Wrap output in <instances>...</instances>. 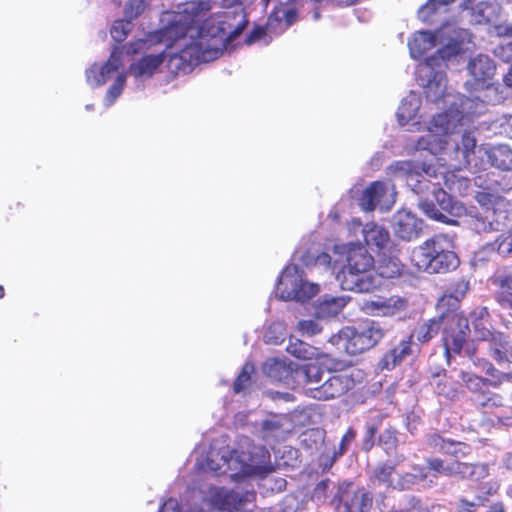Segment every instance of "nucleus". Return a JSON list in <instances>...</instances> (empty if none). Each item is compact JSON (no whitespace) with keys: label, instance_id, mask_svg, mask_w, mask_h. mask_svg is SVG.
Instances as JSON below:
<instances>
[{"label":"nucleus","instance_id":"nucleus-1","mask_svg":"<svg viewBox=\"0 0 512 512\" xmlns=\"http://www.w3.org/2000/svg\"><path fill=\"white\" fill-rule=\"evenodd\" d=\"M210 9L207 1H190L179 3L177 10L163 13L161 21L160 41L167 46L198 30L199 40L191 43L183 52L181 58L186 59L196 51V60L208 61L222 53L225 42L235 39L246 27L248 20L244 9L236 6L233 11L207 19L198 27L200 17Z\"/></svg>","mask_w":512,"mask_h":512},{"label":"nucleus","instance_id":"nucleus-2","mask_svg":"<svg viewBox=\"0 0 512 512\" xmlns=\"http://www.w3.org/2000/svg\"><path fill=\"white\" fill-rule=\"evenodd\" d=\"M389 172L394 178L405 181L411 191L420 197L419 208L427 217L456 225L455 218L465 212V207L444 190L445 186L451 189L450 179L454 176L447 175L442 168L399 161L389 166Z\"/></svg>","mask_w":512,"mask_h":512},{"label":"nucleus","instance_id":"nucleus-3","mask_svg":"<svg viewBox=\"0 0 512 512\" xmlns=\"http://www.w3.org/2000/svg\"><path fill=\"white\" fill-rule=\"evenodd\" d=\"M408 46L413 58H419L431 48L438 47L417 67V80L424 88L425 97L429 101L438 100L446 87L445 69L462 50L458 32L451 26H445L435 33L418 31L412 35Z\"/></svg>","mask_w":512,"mask_h":512},{"label":"nucleus","instance_id":"nucleus-4","mask_svg":"<svg viewBox=\"0 0 512 512\" xmlns=\"http://www.w3.org/2000/svg\"><path fill=\"white\" fill-rule=\"evenodd\" d=\"M442 101L449 109L435 115L427 132L419 137L414 149L426 150L436 155L448 143L446 136L455 134L459 127L465 126L470 117L481 115L486 110V104L479 96L464 97L446 93L434 103Z\"/></svg>","mask_w":512,"mask_h":512},{"label":"nucleus","instance_id":"nucleus-5","mask_svg":"<svg viewBox=\"0 0 512 512\" xmlns=\"http://www.w3.org/2000/svg\"><path fill=\"white\" fill-rule=\"evenodd\" d=\"M207 467L215 473L230 474L233 480H242L245 477L264 478L274 468L271 463L270 452L264 446L252 445L248 451H217L211 448L207 455Z\"/></svg>","mask_w":512,"mask_h":512},{"label":"nucleus","instance_id":"nucleus-6","mask_svg":"<svg viewBox=\"0 0 512 512\" xmlns=\"http://www.w3.org/2000/svg\"><path fill=\"white\" fill-rule=\"evenodd\" d=\"M346 262L337 276L343 290L367 293L381 286L373 270L374 258L361 243H350L347 246Z\"/></svg>","mask_w":512,"mask_h":512},{"label":"nucleus","instance_id":"nucleus-7","mask_svg":"<svg viewBox=\"0 0 512 512\" xmlns=\"http://www.w3.org/2000/svg\"><path fill=\"white\" fill-rule=\"evenodd\" d=\"M476 201L479 208H465L463 215L467 216V224L478 234L500 231L506 226L508 220V211L505 203L499 197L479 192L476 195Z\"/></svg>","mask_w":512,"mask_h":512},{"label":"nucleus","instance_id":"nucleus-8","mask_svg":"<svg viewBox=\"0 0 512 512\" xmlns=\"http://www.w3.org/2000/svg\"><path fill=\"white\" fill-rule=\"evenodd\" d=\"M445 238L436 236L416 248L412 254L415 265L427 273H446L459 265L457 255L443 246Z\"/></svg>","mask_w":512,"mask_h":512},{"label":"nucleus","instance_id":"nucleus-9","mask_svg":"<svg viewBox=\"0 0 512 512\" xmlns=\"http://www.w3.org/2000/svg\"><path fill=\"white\" fill-rule=\"evenodd\" d=\"M265 6L273 2L274 8L265 28L256 27L247 37L246 43L262 41L265 45L271 42L273 35H279L294 24L298 19L296 0H262Z\"/></svg>","mask_w":512,"mask_h":512},{"label":"nucleus","instance_id":"nucleus-10","mask_svg":"<svg viewBox=\"0 0 512 512\" xmlns=\"http://www.w3.org/2000/svg\"><path fill=\"white\" fill-rule=\"evenodd\" d=\"M319 292V286L305 280L295 265L287 266L276 286V295L285 301L306 302Z\"/></svg>","mask_w":512,"mask_h":512},{"label":"nucleus","instance_id":"nucleus-11","mask_svg":"<svg viewBox=\"0 0 512 512\" xmlns=\"http://www.w3.org/2000/svg\"><path fill=\"white\" fill-rule=\"evenodd\" d=\"M385 335L384 329L375 322L359 328L346 327L338 337H331V342L339 344L344 341V347L349 354L356 355L373 348Z\"/></svg>","mask_w":512,"mask_h":512},{"label":"nucleus","instance_id":"nucleus-12","mask_svg":"<svg viewBox=\"0 0 512 512\" xmlns=\"http://www.w3.org/2000/svg\"><path fill=\"white\" fill-rule=\"evenodd\" d=\"M469 334L468 319L456 313H448L446 326H444L443 331L445 356L448 363L453 354H460L462 352Z\"/></svg>","mask_w":512,"mask_h":512},{"label":"nucleus","instance_id":"nucleus-13","mask_svg":"<svg viewBox=\"0 0 512 512\" xmlns=\"http://www.w3.org/2000/svg\"><path fill=\"white\" fill-rule=\"evenodd\" d=\"M395 202L394 186L390 183L376 181L367 187L359 199V206L364 211L389 210Z\"/></svg>","mask_w":512,"mask_h":512},{"label":"nucleus","instance_id":"nucleus-14","mask_svg":"<svg viewBox=\"0 0 512 512\" xmlns=\"http://www.w3.org/2000/svg\"><path fill=\"white\" fill-rule=\"evenodd\" d=\"M353 385V380L344 374H334L330 371L319 386L306 389V394L314 399L329 400L343 395Z\"/></svg>","mask_w":512,"mask_h":512},{"label":"nucleus","instance_id":"nucleus-15","mask_svg":"<svg viewBox=\"0 0 512 512\" xmlns=\"http://www.w3.org/2000/svg\"><path fill=\"white\" fill-rule=\"evenodd\" d=\"M255 492L246 490L245 492L229 490L222 487H215L211 490V502L218 509L226 512L243 509L248 503L255 500Z\"/></svg>","mask_w":512,"mask_h":512},{"label":"nucleus","instance_id":"nucleus-16","mask_svg":"<svg viewBox=\"0 0 512 512\" xmlns=\"http://www.w3.org/2000/svg\"><path fill=\"white\" fill-rule=\"evenodd\" d=\"M335 498L346 512H365L372 503V497L363 488L346 482L339 484Z\"/></svg>","mask_w":512,"mask_h":512},{"label":"nucleus","instance_id":"nucleus-17","mask_svg":"<svg viewBox=\"0 0 512 512\" xmlns=\"http://www.w3.org/2000/svg\"><path fill=\"white\" fill-rule=\"evenodd\" d=\"M408 299L402 296L378 297L375 300L365 301L362 309L371 316L393 317L405 313L408 309Z\"/></svg>","mask_w":512,"mask_h":512},{"label":"nucleus","instance_id":"nucleus-18","mask_svg":"<svg viewBox=\"0 0 512 512\" xmlns=\"http://www.w3.org/2000/svg\"><path fill=\"white\" fill-rule=\"evenodd\" d=\"M392 227L397 237L404 241H412L421 235L423 221L411 211L401 209L394 214Z\"/></svg>","mask_w":512,"mask_h":512},{"label":"nucleus","instance_id":"nucleus-19","mask_svg":"<svg viewBox=\"0 0 512 512\" xmlns=\"http://www.w3.org/2000/svg\"><path fill=\"white\" fill-rule=\"evenodd\" d=\"M121 60L122 51L116 48L112 51L108 61L104 65L99 66L98 64H93L86 71L88 84L91 86L103 85L111 75L120 68Z\"/></svg>","mask_w":512,"mask_h":512},{"label":"nucleus","instance_id":"nucleus-20","mask_svg":"<svg viewBox=\"0 0 512 512\" xmlns=\"http://www.w3.org/2000/svg\"><path fill=\"white\" fill-rule=\"evenodd\" d=\"M470 76L474 79L473 89L484 87L485 83L494 76L496 66L494 61L487 55L478 54L471 58L467 65Z\"/></svg>","mask_w":512,"mask_h":512},{"label":"nucleus","instance_id":"nucleus-21","mask_svg":"<svg viewBox=\"0 0 512 512\" xmlns=\"http://www.w3.org/2000/svg\"><path fill=\"white\" fill-rule=\"evenodd\" d=\"M491 282L498 288L496 293L498 303L512 311V269H498L491 277Z\"/></svg>","mask_w":512,"mask_h":512},{"label":"nucleus","instance_id":"nucleus-22","mask_svg":"<svg viewBox=\"0 0 512 512\" xmlns=\"http://www.w3.org/2000/svg\"><path fill=\"white\" fill-rule=\"evenodd\" d=\"M362 234L366 245L372 251H384L391 244V237L388 230L376 223H367L362 228Z\"/></svg>","mask_w":512,"mask_h":512},{"label":"nucleus","instance_id":"nucleus-23","mask_svg":"<svg viewBox=\"0 0 512 512\" xmlns=\"http://www.w3.org/2000/svg\"><path fill=\"white\" fill-rule=\"evenodd\" d=\"M489 356L498 364L512 363V344L509 338L501 332L491 338L486 347Z\"/></svg>","mask_w":512,"mask_h":512},{"label":"nucleus","instance_id":"nucleus-24","mask_svg":"<svg viewBox=\"0 0 512 512\" xmlns=\"http://www.w3.org/2000/svg\"><path fill=\"white\" fill-rule=\"evenodd\" d=\"M163 61V54L146 55L137 62L131 64L129 73L135 78H149L155 73V71L163 63Z\"/></svg>","mask_w":512,"mask_h":512},{"label":"nucleus","instance_id":"nucleus-25","mask_svg":"<svg viewBox=\"0 0 512 512\" xmlns=\"http://www.w3.org/2000/svg\"><path fill=\"white\" fill-rule=\"evenodd\" d=\"M459 378L462 381V384L475 396V401L477 399H481L485 397V393L488 390V387L494 386L497 387L498 383L495 381H491L487 378H482L477 376L476 374L468 371H459Z\"/></svg>","mask_w":512,"mask_h":512},{"label":"nucleus","instance_id":"nucleus-26","mask_svg":"<svg viewBox=\"0 0 512 512\" xmlns=\"http://www.w3.org/2000/svg\"><path fill=\"white\" fill-rule=\"evenodd\" d=\"M411 353V341L402 340L383 356L380 361V366L382 369L391 370L399 365Z\"/></svg>","mask_w":512,"mask_h":512},{"label":"nucleus","instance_id":"nucleus-27","mask_svg":"<svg viewBox=\"0 0 512 512\" xmlns=\"http://www.w3.org/2000/svg\"><path fill=\"white\" fill-rule=\"evenodd\" d=\"M328 372V370L324 369L318 363H307L297 368L296 375L299 379H302L312 387L319 386L325 379Z\"/></svg>","mask_w":512,"mask_h":512},{"label":"nucleus","instance_id":"nucleus-28","mask_svg":"<svg viewBox=\"0 0 512 512\" xmlns=\"http://www.w3.org/2000/svg\"><path fill=\"white\" fill-rule=\"evenodd\" d=\"M447 318L448 313L445 314L444 312H441L439 317L430 319L428 322L419 326L414 331L413 336L421 343L430 341L438 334L442 325L446 326Z\"/></svg>","mask_w":512,"mask_h":512},{"label":"nucleus","instance_id":"nucleus-29","mask_svg":"<svg viewBox=\"0 0 512 512\" xmlns=\"http://www.w3.org/2000/svg\"><path fill=\"white\" fill-rule=\"evenodd\" d=\"M325 438L326 432L323 429L314 428L303 432L300 436V442L312 454L327 448Z\"/></svg>","mask_w":512,"mask_h":512},{"label":"nucleus","instance_id":"nucleus-30","mask_svg":"<svg viewBox=\"0 0 512 512\" xmlns=\"http://www.w3.org/2000/svg\"><path fill=\"white\" fill-rule=\"evenodd\" d=\"M349 298L345 296H329L325 295L321 298L317 307V315L319 317H331L341 312L348 303Z\"/></svg>","mask_w":512,"mask_h":512},{"label":"nucleus","instance_id":"nucleus-31","mask_svg":"<svg viewBox=\"0 0 512 512\" xmlns=\"http://www.w3.org/2000/svg\"><path fill=\"white\" fill-rule=\"evenodd\" d=\"M492 166L501 170L512 169V149L507 145H498L485 152Z\"/></svg>","mask_w":512,"mask_h":512},{"label":"nucleus","instance_id":"nucleus-32","mask_svg":"<svg viewBox=\"0 0 512 512\" xmlns=\"http://www.w3.org/2000/svg\"><path fill=\"white\" fill-rule=\"evenodd\" d=\"M426 465L429 471L428 479L425 481L428 486L436 485V480L439 475L452 477L453 462H446L443 459L437 457H431L426 459Z\"/></svg>","mask_w":512,"mask_h":512},{"label":"nucleus","instance_id":"nucleus-33","mask_svg":"<svg viewBox=\"0 0 512 512\" xmlns=\"http://www.w3.org/2000/svg\"><path fill=\"white\" fill-rule=\"evenodd\" d=\"M420 108V98L415 93H410L406 96L397 111V118L400 125H405L408 121L412 120Z\"/></svg>","mask_w":512,"mask_h":512},{"label":"nucleus","instance_id":"nucleus-34","mask_svg":"<svg viewBox=\"0 0 512 512\" xmlns=\"http://www.w3.org/2000/svg\"><path fill=\"white\" fill-rule=\"evenodd\" d=\"M415 473L400 474L393 485V489L408 490L411 489L419 482H425L429 477V472H426L423 467L414 466Z\"/></svg>","mask_w":512,"mask_h":512},{"label":"nucleus","instance_id":"nucleus-35","mask_svg":"<svg viewBox=\"0 0 512 512\" xmlns=\"http://www.w3.org/2000/svg\"><path fill=\"white\" fill-rule=\"evenodd\" d=\"M451 135L452 134H448L446 136L448 143L438 153H440L451 141H453L456 147V153L461 154L463 162L469 164L471 162L470 157L476 148L475 137L470 132H465L461 136V144H459L456 140L451 138Z\"/></svg>","mask_w":512,"mask_h":512},{"label":"nucleus","instance_id":"nucleus-36","mask_svg":"<svg viewBox=\"0 0 512 512\" xmlns=\"http://www.w3.org/2000/svg\"><path fill=\"white\" fill-rule=\"evenodd\" d=\"M262 370L267 377L279 382L286 380L291 373L290 367L284 361L276 358L267 359Z\"/></svg>","mask_w":512,"mask_h":512},{"label":"nucleus","instance_id":"nucleus-37","mask_svg":"<svg viewBox=\"0 0 512 512\" xmlns=\"http://www.w3.org/2000/svg\"><path fill=\"white\" fill-rule=\"evenodd\" d=\"M469 290V282L463 279L456 281L452 287L449 295H444L438 302V309L441 310L447 305H450L451 301L459 302L466 292Z\"/></svg>","mask_w":512,"mask_h":512},{"label":"nucleus","instance_id":"nucleus-38","mask_svg":"<svg viewBox=\"0 0 512 512\" xmlns=\"http://www.w3.org/2000/svg\"><path fill=\"white\" fill-rule=\"evenodd\" d=\"M263 438L269 442V439L279 440L283 433V418L272 416L262 422Z\"/></svg>","mask_w":512,"mask_h":512},{"label":"nucleus","instance_id":"nucleus-39","mask_svg":"<svg viewBox=\"0 0 512 512\" xmlns=\"http://www.w3.org/2000/svg\"><path fill=\"white\" fill-rule=\"evenodd\" d=\"M485 249L496 251L502 257L512 255V227L507 233L501 234L495 241L488 243Z\"/></svg>","mask_w":512,"mask_h":512},{"label":"nucleus","instance_id":"nucleus-40","mask_svg":"<svg viewBox=\"0 0 512 512\" xmlns=\"http://www.w3.org/2000/svg\"><path fill=\"white\" fill-rule=\"evenodd\" d=\"M286 350L291 355L300 359H309L314 355L313 347L300 339L291 337Z\"/></svg>","mask_w":512,"mask_h":512},{"label":"nucleus","instance_id":"nucleus-41","mask_svg":"<svg viewBox=\"0 0 512 512\" xmlns=\"http://www.w3.org/2000/svg\"><path fill=\"white\" fill-rule=\"evenodd\" d=\"M394 470L395 467L393 465L380 464L374 469L373 477L380 484L393 488L396 481L393 478Z\"/></svg>","mask_w":512,"mask_h":512},{"label":"nucleus","instance_id":"nucleus-42","mask_svg":"<svg viewBox=\"0 0 512 512\" xmlns=\"http://www.w3.org/2000/svg\"><path fill=\"white\" fill-rule=\"evenodd\" d=\"M455 0H429L424 6L421 7L419 15L422 18H428L433 14L444 13L447 7Z\"/></svg>","mask_w":512,"mask_h":512},{"label":"nucleus","instance_id":"nucleus-43","mask_svg":"<svg viewBox=\"0 0 512 512\" xmlns=\"http://www.w3.org/2000/svg\"><path fill=\"white\" fill-rule=\"evenodd\" d=\"M285 337V326L281 322L271 324L265 331L264 341L268 344H280Z\"/></svg>","mask_w":512,"mask_h":512},{"label":"nucleus","instance_id":"nucleus-44","mask_svg":"<svg viewBox=\"0 0 512 512\" xmlns=\"http://www.w3.org/2000/svg\"><path fill=\"white\" fill-rule=\"evenodd\" d=\"M126 83V74L121 73L117 76L115 82L109 87L104 99L105 105H112L115 100L121 95L124 85Z\"/></svg>","mask_w":512,"mask_h":512},{"label":"nucleus","instance_id":"nucleus-45","mask_svg":"<svg viewBox=\"0 0 512 512\" xmlns=\"http://www.w3.org/2000/svg\"><path fill=\"white\" fill-rule=\"evenodd\" d=\"M254 372V366L251 363H245L242 371L234 382L233 390L235 393L244 391L250 384L251 374Z\"/></svg>","mask_w":512,"mask_h":512},{"label":"nucleus","instance_id":"nucleus-46","mask_svg":"<svg viewBox=\"0 0 512 512\" xmlns=\"http://www.w3.org/2000/svg\"><path fill=\"white\" fill-rule=\"evenodd\" d=\"M477 403L485 411H493L494 409L505 406L504 398L501 395L489 392L488 390L485 393L484 398L477 399Z\"/></svg>","mask_w":512,"mask_h":512},{"label":"nucleus","instance_id":"nucleus-47","mask_svg":"<svg viewBox=\"0 0 512 512\" xmlns=\"http://www.w3.org/2000/svg\"><path fill=\"white\" fill-rule=\"evenodd\" d=\"M401 271L400 264L393 259H389L388 263L385 264L382 262L378 270L375 271L376 275L379 277V281H381V278H394L395 276L399 275ZM382 284V282H380Z\"/></svg>","mask_w":512,"mask_h":512},{"label":"nucleus","instance_id":"nucleus-48","mask_svg":"<svg viewBox=\"0 0 512 512\" xmlns=\"http://www.w3.org/2000/svg\"><path fill=\"white\" fill-rule=\"evenodd\" d=\"M132 30V23L130 20H117L111 28V36L117 42H122L128 33Z\"/></svg>","mask_w":512,"mask_h":512},{"label":"nucleus","instance_id":"nucleus-49","mask_svg":"<svg viewBox=\"0 0 512 512\" xmlns=\"http://www.w3.org/2000/svg\"><path fill=\"white\" fill-rule=\"evenodd\" d=\"M484 505V498L475 496L473 500L466 498H459L456 502V509L458 512H475L477 509Z\"/></svg>","mask_w":512,"mask_h":512},{"label":"nucleus","instance_id":"nucleus-50","mask_svg":"<svg viewBox=\"0 0 512 512\" xmlns=\"http://www.w3.org/2000/svg\"><path fill=\"white\" fill-rule=\"evenodd\" d=\"M449 441L450 439L437 433H430L426 435V444L428 447L442 454H445Z\"/></svg>","mask_w":512,"mask_h":512},{"label":"nucleus","instance_id":"nucleus-51","mask_svg":"<svg viewBox=\"0 0 512 512\" xmlns=\"http://www.w3.org/2000/svg\"><path fill=\"white\" fill-rule=\"evenodd\" d=\"M470 453V447L464 442L451 440L448 443L445 454L451 455L455 458L466 457Z\"/></svg>","mask_w":512,"mask_h":512},{"label":"nucleus","instance_id":"nucleus-52","mask_svg":"<svg viewBox=\"0 0 512 512\" xmlns=\"http://www.w3.org/2000/svg\"><path fill=\"white\" fill-rule=\"evenodd\" d=\"M298 330L303 336H314L322 332V327L315 320H301L298 323Z\"/></svg>","mask_w":512,"mask_h":512},{"label":"nucleus","instance_id":"nucleus-53","mask_svg":"<svg viewBox=\"0 0 512 512\" xmlns=\"http://www.w3.org/2000/svg\"><path fill=\"white\" fill-rule=\"evenodd\" d=\"M473 327L477 337L487 344L491 341V338L497 334V331H492L486 327L482 320H476L473 323Z\"/></svg>","mask_w":512,"mask_h":512},{"label":"nucleus","instance_id":"nucleus-54","mask_svg":"<svg viewBox=\"0 0 512 512\" xmlns=\"http://www.w3.org/2000/svg\"><path fill=\"white\" fill-rule=\"evenodd\" d=\"M472 465L473 464L471 463L453 461L452 477H457L461 480H470L472 473Z\"/></svg>","mask_w":512,"mask_h":512},{"label":"nucleus","instance_id":"nucleus-55","mask_svg":"<svg viewBox=\"0 0 512 512\" xmlns=\"http://www.w3.org/2000/svg\"><path fill=\"white\" fill-rule=\"evenodd\" d=\"M319 453V465L320 467L323 468V470L330 469L333 466L336 459L340 456L336 451H333V453L330 454V452L327 451V448L323 449Z\"/></svg>","mask_w":512,"mask_h":512},{"label":"nucleus","instance_id":"nucleus-56","mask_svg":"<svg viewBox=\"0 0 512 512\" xmlns=\"http://www.w3.org/2000/svg\"><path fill=\"white\" fill-rule=\"evenodd\" d=\"M488 474L489 469L486 464L475 463L472 465V473L470 480L478 481L488 476Z\"/></svg>","mask_w":512,"mask_h":512},{"label":"nucleus","instance_id":"nucleus-57","mask_svg":"<svg viewBox=\"0 0 512 512\" xmlns=\"http://www.w3.org/2000/svg\"><path fill=\"white\" fill-rule=\"evenodd\" d=\"M355 432L353 430H348L342 437L339 451L337 452L338 455L342 456L346 450L348 445L355 439Z\"/></svg>","mask_w":512,"mask_h":512},{"label":"nucleus","instance_id":"nucleus-58","mask_svg":"<svg viewBox=\"0 0 512 512\" xmlns=\"http://www.w3.org/2000/svg\"><path fill=\"white\" fill-rule=\"evenodd\" d=\"M375 433H376V428L373 427V426H369L368 429H367V432H366V436H365V439L363 441V448L365 450H370L373 445H374V436H375Z\"/></svg>","mask_w":512,"mask_h":512},{"label":"nucleus","instance_id":"nucleus-59","mask_svg":"<svg viewBox=\"0 0 512 512\" xmlns=\"http://www.w3.org/2000/svg\"><path fill=\"white\" fill-rule=\"evenodd\" d=\"M159 512H180L178 501L175 499L167 500L159 510Z\"/></svg>","mask_w":512,"mask_h":512},{"label":"nucleus","instance_id":"nucleus-60","mask_svg":"<svg viewBox=\"0 0 512 512\" xmlns=\"http://www.w3.org/2000/svg\"><path fill=\"white\" fill-rule=\"evenodd\" d=\"M141 10H142V3L137 1L135 9H134L132 3H130L129 5H127L125 7V14L129 19H132L134 17H137L140 14Z\"/></svg>","mask_w":512,"mask_h":512},{"label":"nucleus","instance_id":"nucleus-61","mask_svg":"<svg viewBox=\"0 0 512 512\" xmlns=\"http://www.w3.org/2000/svg\"><path fill=\"white\" fill-rule=\"evenodd\" d=\"M508 118H512V115L504 114L494 121V125L500 128V133L505 134V127H509L510 121H508Z\"/></svg>","mask_w":512,"mask_h":512},{"label":"nucleus","instance_id":"nucleus-62","mask_svg":"<svg viewBox=\"0 0 512 512\" xmlns=\"http://www.w3.org/2000/svg\"><path fill=\"white\" fill-rule=\"evenodd\" d=\"M316 265L329 267L331 265V256L327 253H321L316 258Z\"/></svg>","mask_w":512,"mask_h":512},{"label":"nucleus","instance_id":"nucleus-63","mask_svg":"<svg viewBox=\"0 0 512 512\" xmlns=\"http://www.w3.org/2000/svg\"><path fill=\"white\" fill-rule=\"evenodd\" d=\"M483 364L485 366L484 370H485L486 374L493 376L494 373L497 371L496 368L488 361L483 360Z\"/></svg>","mask_w":512,"mask_h":512},{"label":"nucleus","instance_id":"nucleus-64","mask_svg":"<svg viewBox=\"0 0 512 512\" xmlns=\"http://www.w3.org/2000/svg\"><path fill=\"white\" fill-rule=\"evenodd\" d=\"M487 512H505L504 505L502 503H495L490 506Z\"/></svg>","mask_w":512,"mask_h":512}]
</instances>
